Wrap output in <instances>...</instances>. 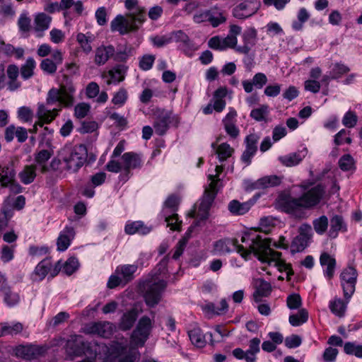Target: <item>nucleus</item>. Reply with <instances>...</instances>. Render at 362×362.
<instances>
[{
	"mask_svg": "<svg viewBox=\"0 0 362 362\" xmlns=\"http://www.w3.org/2000/svg\"><path fill=\"white\" fill-rule=\"evenodd\" d=\"M223 170V167L222 165H216L215 170L216 174L209 175L208 179L210 180L209 186L205 188L204 194L199 200V202L194 205V209L189 214V216L196 218V221L188 228L185 236L178 242L173 255V259H178L183 253L184 249L194 228L199 226L201 221L208 218L209 211L211 204L220 187L222 186L219 175L222 173Z\"/></svg>",
	"mask_w": 362,
	"mask_h": 362,
	"instance_id": "nucleus-1",
	"label": "nucleus"
},
{
	"mask_svg": "<svg viewBox=\"0 0 362 362\" xmlns=\"http://www.w3.org/2000/svg\"><path fill=\"white\" fill-rule=\"evenodd\" d=\"M57 156L59 161L64 164L66 170L76 173L86 162L88 150L84 144H66L58 151Z\"/></svg>",
	"mask_w": 362,
	"mask_h": 362,
	"instance_id": "nucleus-2",
	"label": "nucleus"
},
{
	"mask_svg": "<svg viewBox=\"0 0 362 362\" xmlns=\"http://www.w3.org/2000/svg\"><path fill=\"white\" fill-rule=\"evenodd\" d=\"M76 87L73 80L63 74L59 88H52L47 93L46 104L52 105L58 103L64 107H72L75 103Z\"/></svg>",
	"mask_w": 362,
	"mask_h": 362,
	"instance_id": "nucleus-3",
	"label": "nucleus"
},
{
	"mask_svg": "<svg viewBox=\"0 0 362 362\" xmlns=\"http://www.w3.org/2000/svg\"><path fill=\"white\" fill-rule=\"evenodd\" d=\"M241 241L243 243L249 245V248L246 249L242 245H238L236 246L238 252L240 254L242 257L245 260L250 259L251 254L258 259V255L257 253H263L264 250L262 249V245H269L270 240L263 239L260 235H255L252 232H245L241 238Z\"/></svg>",
	"mask_w": 362,
	"mask_h": 362,
	"instance_id": "nucleus-4",
	"label": "nucleus"
},
{
	"mask_svg": "<svg viewBox=\"0 0 362 362\" xmlns=\"http://www.w3.org/2000/svg\"><path fill=\"white\" fill-rule=\"evenodd\" d=\"M276 204L279 209L297 219L306 218L305 212L303 211V205L300 197H293L289 192H281L277 199Z\"/></svg>",
	"mask_w": 362,
	"mask_h": 362,
	"instance_id": "nucleus-5",
	"label": "nucleus"
},
{
	"mask_svg": "<svg viewBox=\"0 0 362 362\" xmlns=\"http://www.w3.org/2000/svg\"><path fill=\"white\" fill-rule=\"evenodd\" d=\"M200 4L197 1H191L186 4L185 11L187 14H194L193 20L197 23L209 21L214 27L218 26L224 22L225 18L218 13H211L208 10L199 9Z\"/></svg>",
	"mask_w": 362,
	"mask_h": 362,
	"instance_id": "nucleus-6",
	"label": "nucleus"
},
{
	"mask_svg": "<svg viewBox=\"0 0 362 362\" xmlns=\"http://www.w3.org/2000/svg\"><path fill=\"white\" fill-rule=\"evenodd\" d=\"M270 245H262L263 253H257L258 260L262 263H267L270 264L272 262H275V266L278 268L280 272H286L287 276H293L294 272L291 264L286 263L284 259L281 258L282 253L281 252L275 251L272 248H269Z\"/></svg>",
	"mask_w": 362,
	"mask_h": 362,
	"instance_id": "nucleus-7",
	"label": "nucleus"
},
{
	"mask_svg": "<svg viewBox=\"0 0 362 362\" xmlns=\"http://www.w3.org/2000/svg\"><path fill=\"white\" fill-rule=\"evenodd\" d=\"M152 327L153 322L148 317H141L131 335V346H143L148 338Z\"/></svg>",
	"mask_w": 362,
	"mask_h": 362,
	"instance_id": "nucleus-8",
	"label": "nucleus"
},
{
	"mask_svg": "<svg viewBox=\"0 0 362 362\" xmlns=\"http://www.w3.org/2000/svg\"><path fill=\"white\" fill-rule=\"evenodd\" d=\"M358 272L353 266H348L344 268L341 274V286L345 300H350L356 290L357 283Z\"/></svg>",
	"mask_w": 362,
	"mask_h": 362,
	"instance_id": "nucleus-9",
	"label": "nucleus"
},
{
	"mask_svg": "<svg viewBox=\"0 0 362 362\" xmlns=\"http://www.w3.org/2000/svg\"><path fill=\"white\" fill-rule=\"evenodd\" d=\"M325 193V186L319 183L310 189L303 192L300 196L304 209H312L321 202Z\"/></svg>",
	"mask_w": 362,
	"mask_h": 362,
	"instance_id": "nucleus-10",
	"label": "nucleus"
},
{
	"mask_svg": "<svg viewBox=\"0 0 362 362\" xmlns=\"http://www.w3.org/2000/svg\"><path fill=\"white\" fill-rule=\"evenodd\" d=\"M165 287L166 282L163 279L147 284L144 287V294L146 303L150 307L157 305L161 299V293Z\"/></svg>",
	"mask_w": 362,
	"mask_h": 362,
	"instance_id": "nucleus-11",
	"label": "nucleus"
},
{
	"mask_svg": "<svg viewBox=\"0 0 362 362\" xmlns=\"http://www.w3.org/2000/svg\"><path fill=\"white\" fill-rule=\"evenodd\" d=\"M260 7L259 0H245L233 8L232 14L235 18L243 20L257 13Z\"/></svg>",
	"mask_w": 362,
	"mask_h": 362,
	"instance_id": "nucleus-12",
	"label": "nucleus"
},
{
	"mask_svg": "<svg viewBox=\"0 0 362 362\" xmlns=\"http://www.w3.org/2000/svg\"><path fill=\"white\" fill-rule=\"evenodd\" d=\"M179 123L178 117L170 112L162 111L159 113L154 122L153 128L158 135L165 134L170 125L177 126Z\"/></svg>",
	"mask_w": 362,
	"mask_h": 362,
	"instance_id": "nucleus-13",
	"label": "nucleus"
},
{
	"mask_svg": "<svg viewBox=\"0 0 362 362\" xmlns=\"http://www.w3.org/2000/svg\"><path fill=\"white\" fill-rule=\"evenodd\" d=\"M52 261L49 258H45L40 262L32 274L33 281H40L43 280L49 272H50L52 277L55 276L59 271L60 262H57L53 269H52Z\"/></svg>",
	"mask_w": 362,
	"mask_h": 362,
	"instance_id": "nucleus-14",
	"label": "nucleus"
},
{
	"mask_svg": "<svg viewBox=\"0 0 362 362\" xmlns=\"http://www.w3.org/2000/svg\"><path fill=\"white\" fill-rule=\"evenodd\" d=\"M16 172L9 166L2 168L0 174V186L8 187L13 194H18L22 192V187L15 181Z\"/></svg>",
	"mask_w": 362,
	"mask_h": 362,
	"instance_id": "nucleus-15",
	"label": "nucleus"
},
{
	"mask_svg": "<svg viewBox=\"0 0 362 362\" xmlns=\"http://www.w3.org/2000/svg\"><path fill=\"white\" fill-rule=\"evenodd\" d=\"M226 88L221 87L217 89L213 95L211 102L204 107L202 111L205 115L212 113L213 110L220 112L223 110L226 105Z\"/></svg>",
	"mask_w": 362,
	"mask_h": 362,
	"instance_id": "nucleus-16",
	"label": "nucleus"
},
{
	"mask_svg": "<svg viewBox=\"0 0 362 362\" xmlns=\"http://www.w3.org/2000/svg\"><path fill=\"white\" fill-rule=\"evenodd\" d=\"M115 329V326L110 322H92L87 325L85 332L87 334H95L104 338L110 337Z\"/></svg>",
	"mask_w": 362,
	"mask_h": 362,
	"instance_id": "nucleus-17",
	"label": "nucleus"
},
{
	"mask_svg": "<svg viewBox=\"0 0 362 362\" xmlns=\"http://www.w3.org/2000/svg\"><path fill=\"white\" fill-rule=\"evenodd\" d=\"M43 351L42 347L36 345H20L13 349L16 357L26 360H31L40 356Z\"/></svg>",
	"mask_w": 362,
	"mask_h": 362,
	"instance_id": "nucleus-18",
	"label": "nucleus"
},
{
	"mask_svg": "<svg viewBox=\"0 0 362 362\" xmlns=\"http://www.w3.org/2000/svg\"><path fill=\"white\" fill-rule=\"evenodd\" d=\"M90 349V344L85 342L81 336L75 337L74 339L69 341L66 344V351L75 356L86 354L89 353Z\"/></svg>",
	"mask_w": 362,
	"mask_h": 362,
	"instance_id": "nucleus-19",
	"label": "nucleus"
},
{
	"mask_svg": "<svg viewBox=\"0 0 362 362\" xmlns=\"http://www.w3.org/2000/svg\"><path fill=\"white\" fill-rule=\"evenodd\" d=\"M110 25L112 30L119 31L121 34H125L129 33V31L134 30L138 28V25H134V22L132 20L130 19L129 15L127 18H124L120 15L117 16L111 22Z\"/></svg>",
	"mask_w": 362,
	"mask_h": 362,
	"instance_id": "nucleus-20",
	"label": "nucleus"
},
{
	"mask_svg": "<svg viewBox=\"0 0 362 362\" xmlns=\"http://www.w3.org/2000/svg\"><path fill=\"white\" fill-rule=\"evenodd\" d=\"M348 231V226L341 215L335 214L330 218V228L328 236L331 239H336L339 232L345 233Z\"/></svg>",
	"mask_w": 362,
	"mask_h": 362,
	"instance_id": "nucleus-21",
	"label": "nucleus"
},
{
	"mask_svg": "<svg viewBox=\"0 0 362 362\" xmlns=\"http://www.w3.org/2000/svg\"><path fill=\"white\" fill-rule=\"evenodd\" d=\"M117 353L119 355L118 362H139L140 359L139 352L134 346L127 349V346L119 345L117 347Z\"/></svg>",
	"mask_w": 362,
	"mask_h": 362,
	"instance_id": "nucleus-22",
	"label": "nucleus"
},
{
	"mask_svg": "<svg viewBox=\"0 0 362 362\" xmlns=\"http://www.w3.org/2000/svg\"><path fill=\"white\" fill-rule=\"evenodd\" d=\"M115 53V50L112 45H100L95 50L94 63L98 66L104 65Z\"/></svg>",
	"mask_w": 362,
	"mask_h": 362,
	"instance_id": "nucleus-23",
	"label": "nucleus"
},
{
	"mask_svg": "<svg viewBox=\"0 0 362 362\" xmlns=\"http://www.w3.org/2000/svg\"><path fill=\"white\" fill-rule=\"evenodd\" d=\"M124 170L129 173L132 169L140 168L142 166L141 156L134 152H127L122 156Z\"/></svg>",
	"mask_w": 362,
	"mask_h": 362,
	"instance_id": "nucleus-24",
	"label": "nucleus"
},
{
	"mask_svg": "<svg viewBox=\"0 0 362 362\" xmlns=\"http://www.w3.org/2000/svg\"><path fill=\"white\" fill-rule=\"evenodd\" d=\"M320 263L322 267H327L326 269L323 270V274L327 279L331 280L334 277L337 266L335 258L332 257L329 253L324 252L320 255Z\"/></svg>",
	"mask_w": 362,
	"mask_h": 362,
	"instance_id": "nucleus-25",
	"label": "nucleus"
},
{
	"mask_svg": "<svg viewBox=\"0 0 362 362\" xmlns=\"http://www.w3.org/2000/svg\"><path fill=\"white\" fill-rule=\"evenodd\" d=\"M86 95L89 99L95 98V102L99 104H104L108 100V95L105 91L100 93V87L96 82L89 83L86 88Z\"/></svg>",
	"mask_w": 362,
	"mask_h": 362,
	"instance_id": "nucleus-26",
	"label": "nucleus"
},
{
	"mask_svg": "<svg viewBox=\"0 0 362 362\" xmlns=\"http://www.w3.org/2000/svg\"><path fill=\"white\" fill-rule=\"evenodd\" d=\"M51 22L52 17L45 13H39L35 16L33 29L37 33V37L42 36L43 33L49 28Z\"/></svg>",
	"mask_w": 362,
	"mask_h": 362,
	"instance_id": "nucleus-27",
	"label": "nucleus"
},
{
	"mask_svg": "<svg viewBox=\"0 0 362 362\" xmlns=\"http://www.w3.org/2000/svg\"><path fill=\"white\" fill-rule=\"evenodd\" d=\"M75 236V231L72 227H66L59 233V235L57 240V250L59 251H65L69 246L71 240Z\"/></svg>",
	"mask_w": 362,
	"mask_h": 362,
	"instance_id": "nucleus-28",
	"label": "nucleus"
},
{
	"mask_svg": "<svg viewBox=\"0 0 362 362\" xmlns=\"http://www.w3.org/2000/svg\"><path fill=\"white\" fill-rule=\"evenodd\" d=\"M151 230V227L148 226L140 221H128L126 223L124 231L128 235L138 233L139 235H146Z\"/></svg>",
	"mask_w": 362,
	"mask_h": 362,
	"instance_id": "nucleus-29",
	"label": "nucleus"
},
{
	"mask_svg": "<svg viewBox=\"0 0 362 362\" xmlns=\"http://www.w3.org/2000/svg\"><path fill=\"white\" fill-rule=\"evenodd\" d=\"M202 310L208 317L221 315L226 308V300L223 298L218 305L208 303L202 306Z\"/></svg>",
	"mask_w": 362,
	"mask_h": 362,
	"instance_id": "nucleus-30",
	"label": "nucleus"
},
{
	"mask_svg": "<svg viewBox=\"0 0 362 362\" xmlns=\"http://www.w3.org/2000/svg\"><path fill=\"white\" fill-rule=\"evenodd\" d=\"M305 151L307 152L306 148H305ZM305 154L306 153H304L303 151L295 152L286 156H281L278 159L283 165L292 167L298 165L305 158Z\"/></svg>",
	"mask_w": 362,
	"mask_h": 362,
	"instance_id": "nucleus-31",
	"label": "nucleus"
},
{
	"mask_svg": "<svg viewBox=\"0 0 362 362\" xmlns=\"http://www.w3.org/2000/svg\"><path fill=\"white\" fill-rule=\"evenodd\" d=\"M137 317L138 311L136 308H132L124 313L119 323V328L123 331L130 329L134 325Z\"/></svg>",
	"mask_w": 362,
	"mask_h": 362,
	"instance_id": "nucleus-32",
	"label": "nucleus"
},
{
	"mask_svg": "<svg viewBox=\"0 0 362 362\" xmlns=\"http://www.w3.org/2000/svg\"><path fill=\"white\" fill-rule=\"evenodd\" d=\"M136 264H124L118 266L115 269V274L120 275L124 281V285L134 279V274L137 271Z\"/></svg>",
	"mask_w": 362,
	"mask_h": 362,
	"instance_id": "nucleus-33",
	"label": "nucleus"
},
{
	"mask_svg": "<svg viewBox=\"0 0 362 362\" xmlns=\"http://www.w3.org/2000/svg\"><path fill=\"white\" fill-rule=\"evenodd\" d=\"M61 110V107L59 109L47 110L44 104H39L37 116L38 119L43 120L45 123L49 124L56 118Z\"/></svg>",
	"mask_w": 362,
	"mask_h": 362,
	"instance_id": "nucleus-34",
	"label": "nucleus"
},
{
	"mask_svg": "<svg viewBox=\"0 0 362 362\" xmlns=\"http://www.w3.org/2000/svg\"><path fill=\"white\" fill-rule=\"evenodd\" d=\"M94 35L89 32L86 34L79 33L76 35L77 42L79 44L82 51L86 54L91 52L93 49L91 43L94 40Z\"/></svg>",
	"mask_w": 362,
	"mask_h": 362,
	"instance_id": "nucleus-35",
	"label": "nucleus"
},
{
	"mask_svg": "<svg viewBox=\"0 0 362 362\" xmlns=\"http://www.w3.org/2000/svg\"><path fill=\"white\" fill-rule=\"evenodd\" d=\"M250 209V204L247 202H240L238 200L233 199L228 204V210L235 216L245 214Z\"/></svg>",
	"mask_w": 362,
	"mask_h": 362,
	"instance_id": "nucleus-36",
	"label": "nucleus"
},
{
	"mask_svg": "<svg viewBox=\"0 0 362 362\" xmlns=\"http://www.w3.org/2000/svg\"><path fill=\"white\" fill-rule=\"evenodd\" d=\"M345 300L346 302L341 298H335L330 300L329 308L331 313L339 317H344L346 310L347 303L349 302L347 300Z\"/></svg>",
	"mask_w": 362,
	"mask_h": 362,
	"instance_id": "nucleus-37",
	"label": "nucleus"
},
{
	"mask_svg": "<svg viewBox=\"0 0 362 362\" xmlns=\"http://www.w3.org/2000/svg\"><path fill=\"white\" fill-rule=\"evenodd\" d=\"M23 326L20 322L0 323V337L11 335L13 336L22 332Z\"/></svg>",
	"mask_w": 362,
	"mask_h": 362,
	"instance_id": "nucleus-38",
	"label": "nucleus"
},
{
	"mask_svg": "<svg viewBox=\"0 0 362 362\" xmlns=\"http://www.w3.org/2000/svg\"><path fill=\"white\" fill-rule=\"evenodd\" d=\"M36 169L37 167L35 165L32 164L25 165L18 175L21 182L25 185L32 183L37 175Z\"/></svg>",
	"mask_w": 362,
	"mask_h": 362,
	"instance_id": "nucleus-39",
	"label": "nucleus"
},
{
	"mask_svg": "<svg viewBox=\"0 0 362 362\" xmlns=\"http://www.w3.org/2000/svg\"><path fill=\"white\" fill-rule=\"evenodd\" d=\"M272 292L271 284L264 279H260L259 284L253 293L254 300L256 303L261 301V298L268 297Z\"/></svg>",
	"mask_w": 362,
	"mask_h": 362,
	"instance_id": "nucleus-40",
	"label": "nucleus"
},
{
	"mask_svg": "<svg viewBox=\"0 0 362 362\" xmlns=\"http://www.w3.org/2000/svg\"><path fill=\"white\" fill-rule=\"evenodd\" d=\"M0 51L7 56H14L16 59H21L24 54V50L21 47H14L11 44H6L1 39L0 42Z\"/></svg>",
	"mask_w": 362,
	"mask_h": 362,
	"instance_id": "nucleus-41",
	"label": "nucleus"
},
{
	"mask_svg": "<svg viewBox=\"0 0 362 362\" xmlns=\"http://www.w3.org/2000/svg\"><path fill=\"white\" fill-rule=\"evenodd\" d=\"M338 165L344 172L355 171L356 169L355 160L352 156L349 153L343 155L339 158Z\"/></svg>",
	"mask_w": 362,
	"mask_h": 362,
	"instance_id": "nucleus-42",
	"label": "nucleus"
},
{
	"mask_svg": "<svg viewBox=\"0 0 362 362\" xmlns=\"http://www.w3.org/2000/svg\"><path fill=\"white\" fill-rule=\"evenodd\" d=\"M310 14L307 9L304 7L300 8L297 13V21L292 22V28L296 31H300L303 28V24L308 21Z\"/></svg>",
	"mask_w": 362,
	"mask_h": 362,
	"instance_id": "nucleus-43",
	"label": "nucleus"
},
{
	"mask_svg": "<svg viewBox=\"0 0 362 362\" xmlns=\"http://www.w3.org/2000/svg\"><path fill=\"white\" fill-rule=\"evenodd\" d=\"M189 337L193 344L197 347H203L206 344L205 336L198 327H194L188 332Z\"/></svg>",
	"mask_w": 362,
	"mask_h": 362,
	"instance_id": "nucleus-44",
	"label": "nucleus"
},
{
	"mask_svg": "<svg viewBox=\"0 0 362 362\" xmlns=\"http://www.w3.org/2000/svg\"><path fill=\"white\" fill-rule=\"evenodd\" d=\"M308 320V312L305 308L300 309L297 314L290 315L289 323L293 327H298L305 323Z\"/></svg>",
	"mask_w": 362,
	"mask_h": 362,
	"instance_id": "nucleus-45",
	"label": "nucleus"
},
{
	"mask_svg": "<svg viewBox=\"0 0 362 362\" xmlns=\"http://www.w3.org/2000/svg\"><path fill=\"white\" fill-rule=\"evenodd\" d=\"M52 153L48 150H41L35 156V161L39 165L42 173L48 170L47 162L51 158Z\"/></svg>",
	"mask_w": 362,
	"mask_h": 362,
	"instance_id": "nucleus-46",
	"label": "nucleus"
},
{
	"mask_svg": "<svg viewBox=\"0 0 362 362\" xmlns=\"http://www.w3.org/2000/svg\"><path fill=\"white\" fill-rule=\"evenodd\" d=\"M107 78L106 83L110 85L112 83H118L124 79V72L121 69H115L110 70L107 74L103 76Z\"/></svg>",
	"mask_w": 362,
	"mask_h": 362,
	"instance_id": "nucleus-47",
	"label": "nucleus"
},
{
	"mask_svg": "<svg viewBox=\"0 0 362 362\" xmlns=\"http://www.w3.org/2000/svg\"><path fill=\"white\" fill-rule=\"evenodd\" d=\"M313 226L315 233L317 235H322L326 233L328 228V218L325 215H322L313 221Z\"/></svg>",
	"mask_w": 362,
	"mask_h": 362,
	"instance_id": "nucleus-48",
	"label": "nucleus"
},
{
	"mask_svg": "<svg viewBox=\"0 0 362 362\" xmlns=\"http://www.w3.org/2000/svg\"><path fill=\"white\" fill-rule=\"evenodd\" d=\"M127 99V90L124 88H120L113 94L111 103L117 107H121L126 103Z\"/></svg>",
	"mask_w": 362,
	"mask_h": 362,
	"instance_id": "nucleus-49",
	"label": "nucleus"
},
{
	"mask_svg": "<svg viewBox=\"0 0 362 362\" xmlns=\"http://www.w3.org/2000/svg\"><path fill=\"white\" fill-rule=\"evenodd\" d=\"M260 181L262 189H264L269 187L279 186L282 182V179L278 175H273L264 176L260 178Z\"/></svg>",
	"mask_w": 362,
	"mask_h": 362,
	"instance_id": "nucleus-50",
	"label": "nucleus"
},
{
	"mask_svg": "<svg viewBox=\"0 0 362 362\" xmlns=\"http://www.w3.org/2000/svg\"><path fill=\"white\" fill-rule=\"evenodd\" d=\"M243 42L251 47L255 45L257 39V31L252 27L244 30L242 34Z\"/></svg>",
	"mask_w": 362,
	"mask_h": 362,
	"instance_id": "nucleus-51",
	"label": "nucleus"
},
{
	"mask_svg": "<svg viewBox=\"0 0 362 362\" xmlns=\"http://www.w3.org/2000/svg\"><path fill=\"white\" fill-rule=\"evenodd\" d=\"M310 242L305 239L296 235L292 240L291 245V252L292 254L300 252L308 247Z\"/></svg>",
	"mask_w": 362,
	"mask_h": 362,
	"instance_id": "nucleus-52",
	"label": "nucleus"
},
{
	"mask_svg": "<svg viewBox=\"0 0 362 362\" xmlns=\"http://www.w3.org/2000/svg\"><path fill=\"white\" fill-rule=\"evenodd\" d=\"M268 112V105H262L258 108L252 110L250 115L252 119L257 122H266V117Z\"/></svg>",
	"mask_w": 362,
	"mask_h": 362,
	"instance_id": "nucleus-53",
	"label": "nucleus"
},
{
	"mask_svg": "<svg viewBox=\"0 0 362 362\" xmlns=\"http://www.w3.org/2000/svg\"><path fill=\"white\" fill-rule=\"evenodd\" d=\"M228 35V47H235L238 44L237 36L241 33L242 28L238 25H230Z\"/></svg>",
	"mask_w": 362,
	"mask_h": 362,
	"instance_id": "nucleus-54",
	"label": "nucleus"
},
{
	"mask_svg": "<svg viewBox=\"0 0 362 362\" xmlns=\"http://www.w3.org/2000/svg\"><path fill=\"white\" fill-rule=\"evenodd\" d=\"M350 69L342 63H336L330 71L331 78L337 80L341 78L344 74H347Z\"/></svg>",
	"mask_w": 362,
	"mask_h": 362,
	"instance_id": "nucleus-55",
	"label": "nucleus"
},
{
	"mask_svg": "<svg viewBox=\"0 0 362 362\" xmlns=\"http://www.w3.org/2000/svg\"><path fill=\"white\" fill-rule=\"evenodd\" d=\"M35 66V62L33 58L26 60L25 64L21 68V74L24 79H28L33 75V70Z\"/></svg>",
	"mask_w": 362,
	"mask_h": 362,
	"instance_id": "nucleus-56",
	"label": "nucleus"
},
{
	"mask_svg": "<svg viewBox=\"0 0 362 362\" xmlns=\"http://www.w3.org/2000/svg\"><path fill=\"white\" fill-rule=\"evenodd\" d=\"M165 221L167 223V226L173 230H180L181 228V221L178 220V216L177 214L173 213L172 215L167 214L164 211Z\"/></svg>",
	"mask_w": 362,
	"mask_h": 362,
	"instance_id": "nucleus-57",
	"label": "nucleus"
},
{
	"mask_svg": "<svg viewBox=\"0 0 362 362\" xmlns=\"http://www.w3.org/2000/svg\"><path fill=\"white\" fill-rule=\"evenodd\" d=\"M221 138L218 137L216 142L213 143L211 146L215 153L217 155L220 161L226 159V143H220Z\"/></svg>",
	"mask_w": 362,
	"mask_h": 362,
	"instance_id": "nucleus-58",
	"label": "nucleus"
},
{
	"mask_svg": "<svg viewBox=\"0 0 362 362\" xmlns=\"http://www.w3.org/2000/svg\"><path fill=\"white\" fill-rule=\"evenodd\" d=\"M4 301L8 306H14L20 301V296L17 292H15L9 288L4 294Z\"/></svg>",
	"mask_w": 362,
	"mask_h": 362,
	"instance_id": "nucleus-59",
	"label": "nucleus"
},
{
	"mask_svg": "<svg viewBox=\"0 0 362 362\" xmlns=\"http://www.w3.org/2000/svg\"><path fill=\"white\" fill-rule=\"evenodd\" d=\"M179 199L176 196H170L165 202V207L163 210V214H164V211L167 214L175 213L177 209Z\"/></svg>",
	"mask_w": 362,
	"mask_h": 362,
	"instance_id": "nucleus-60",
	"label": "nucleus"
},
{
	"mask_svg": "<svg viewBox=\"0 0 362 362\" xmlns=\"http://www.w3.org/2000/svg\"><path fill=\"white\" fill-rule=\"evenodd\" d=\"M78 267V261L75 257H70L63 264L62 272L71 275L76 271Z\"/></svg>",
	"mask_w": 362,
	"mask_h": 362,
	"instance_id": "nucleus-61",
	"label": "nucleus"
},
{
	"mask_svg": "<svg viewBox=\"0 0 362 362\" xmlns=\"http://www.w3.org/2000/svg\"><path fill=\"white\" fill-rule=\"evenodd\" d=\"M358 122V117L356 113L353 111H347L343 118H342V124L347 128H353L354 127Z\"/></svg>",
	"mask_w": 362,
	"mask_h": 362,
	"instance_id": "nucleus-62",
	"label": "nucleus"
},
{
	"mask_svg": "<svg viewBox=\"0 0 362 362\" xmlns=\"http://www.w3.org/2000/svg\"><path fill=\"white\" fill-rule=\"evenodd\" d=\"M286 304L289 309H298L302 305V298L298 293H292L288 296Z\"/></svg>",
	"mask_w": 362,
	"mask_h": 362,
	"instance_id": "nucleus-63",
	"label": "nucleus"
},
{
	"mask_svg": "<svg viewBox=\"0 0 362 362\" xmlns=\"http://www.w3.org/2000/svg\"><path fill=\"white\" fill-rule=\"evenodd\" d=\"M208 45L211 49L223 50L226 48V37H213L209 40Z\"/></svg>",
	"mask_w": 362,
	"mask_h": 362,
	"instance_id": "nucleus-64",
	"label": "nucleus"
}]
</instances>
